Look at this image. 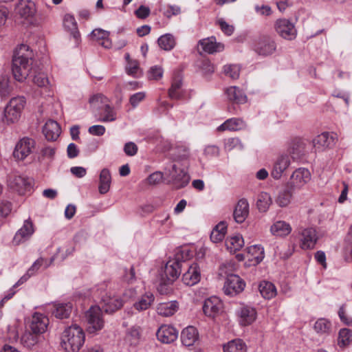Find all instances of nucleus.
<instances>
[{
    "label": "nucleus",
    "instance_id": "14",
    "mask_svg": "<svg viewBox=\"0 0 352 352\" xmlns=\"http://www.w3.org/2000/svg\"><path fill=\"white\" fill-rule=\"evenodd\" d=\"M157 340L162 343L170 344L178 337V331L171 325L163 324L156 333Z\"/></svg>",
    "mask_w": 352,
    "mask_h": 352
},
{
    "label": "nucleus",
    "instance_id": "34",
    "mask_svg": "<svg viewBox=\"0 0 352 352\" xmlns=\"http://www.w3.org/2000/svg\"><path fill=\"white\" fill-rule=\"evenodd\" d=\"M178 309V303L176 301L161 302L157 306V313L164 317L173 316Z\"/></svg>",
    "mask_w": 352,
    "mask_h": 352
},
{
    "label": "nucleus",
    "instance_id": "16",
    "mask_svg": "<svg viewBox=\"0 0 352 352\" xmlns=\"http://www.w3.org/2000/svg\"><path fill=\"white\" fill-rule=\"evenodd\" d=\"M34 230L32 222L30 220H25L23 226L15 234L13 239V243L14 245H19L28 240L34 233Z\"/></svg>",
    "mask_w": 352,
    "mask_h": 352
},
{
    "label": "nucleus",
    "instance_id": "28",
    "mask_svg": "<svg viewBox=\"0 0 352 352\" xmlns=\"http://www.w3.org/2000/svg\"><path fill=\"white\" fill-rule=\"evenodd\" d=\"M198 331L194 327L189 326L185 328L181 333V340L186 346H192L198 340Z\"/></svg>",
    "mask_w": 352,
    "mask_h": 352
},
{
    "label": "nucleus",
    "instance_id": "2",
    "mask_svg": "<svg viewBox=\"0 0 352 352\" xmlns=\"http://www.w3.org/2000/svg\"><path fill=\"white\" fill-rule=\"evenodd\" d=\"M83 330L77 324L72 325L63 333L61 346L66 352H78L85 342Z\"/></svg>",
    "mask_w": 352,
    "mask_h": 352
},
{
    "label": "nucleus",
    "instance_id": "5",
    "mask_svg": "<svg viewBox=\"0 0 352 352\" xmlns=\"http://www.w3.org/2000/svg\"><path fill=\"white\" fill-rule=\"evenodd\" d=\"M183 252H178L174 259L169 260L165 265L162 278L164 284L173 283L179 276L182 264L180 259L183 258Z\"/></svg>",
    "mask_w": 352,
    "mask_h": 352
},
{
    "label": "nucleus",
    "instance_id": "11",
    "mask_svg": "<svg viewBox=\"0 0 352 352\" xmlns=\"http://www.w3.org/2000/svg\"><path fill=\"white\" fill-rule=\"evenodd\" d=\"M336 134L324 132L317 135L312 140L313 147L316 151H323L332 147L336 143Z\"/></svg>",
    "mask_w": 352,
    "mask_h": 352
},
{
    "label": "nucleus",
    "instance_id": "38",
    "mask_svg": "<svg viewBox=\"0 0 352 352\" xmlns=\"http://www.w3.org/2000/svg\"><path fill=\"white\" fill-rule=\"evenodd\" d=\"M72 311V305L70 302L58 303L54 305L52 314L57 318H67Z\"/></svg>",
    "mask_w": 352,
    "mask_h": 352
},
{
    "label": "nucleus",
    "instance_id": "61",
    "mask_svg": "<svg viewBox=\"0 0 352 352\" xmlns=\"http://www.w3.org/2000/svg\"><path fill=\"white\" fill-rule=\"evenodd\" d=\"M242 147L240 140L238 138H229L225 143V148L228 151H231L235 148L241 149Z\"/></svg>",
    "mask_w": 352,
    "mask_h": 352
},
{
    "label": "nucleus",
    "instance_id": "41",
    "mask_svg": "<svg viewBox=\"0 0 352 352\" xmlns=\"http://www.w3.org/2000/svg\"><path fill=\"white\" fill-rule=\"evenodd\" d=\"M272 204L271 195L266 192H261L258 195L256 201V206L258 210L261 212H265L268 210Z\"/></svg>",
    "mask_w": 352,
    "mask_h": 352
},
{
    "label": "nucleus",
    "instance_id": "26",
    "mask_svg": "<svg viewBox=\"0 0 352 352\" xmlns=\"http://www.w3.org/2000/svg\"><path fill=\"white\" fill-rule=\"evenodd\" d=\"M199 44L203 50L208 54L219 52L223 50L224 45L221 43H217L215 37L211 36L199 41Z\"/></svg>",
    "mask_w": 352,
    "mask_h": 352
},
{
    "label": "nucleus",
    "instance_id": "48",
    "mask_svg": "<svg viewBox=\"0 0 352 352\" xmlns=\"http://www.w3.org/2000/svg\"><path fill=\"white\" fill-rule=\"evenodd\" d=\"M331 328V324L324 318L318 319L314 324V329L317 333L327 334L329 333Z\"/></svg>",
    "mask_w": 352,
    "mask_h": 352
},
{
    "label": "nucleus",
    "instance_id": "9",
    "mask_svg": "<svg viewBox=\"0 0 352 352\" xmlns=\"http://www.w3.org/2000/svg\"><path fill=\"white\" fill-rule=\"evenodd\" d=\"M291 164L290 157L287 154H281L274 160L270 172L271 176L276 180L280 179Z\"/></svg>",
    "mask_w": 352,
    "mask_h": 352
},
{
    "label": "nucleus",
    "instance_id": "50",
    "mask_svg": "<svg viewBox=\"0 0 352 352\" xmlns=\"http://www.w3.org/2000/svg\"><path fill=\"white\" fill-rule=\"evenodd\" d=\"M182 82L179 78L174 79L170 88L169 89L168 94L170 98L173 99H179L182 96Z\"/></svg>",
    "mask_w": 352,
    "mask_h": 352
},
{
    "label": "nucleus",
    "instance_id": "23",
    "mask_svg": "<svg viewBox=\"0 0 352 352\" xmlns=\"http://www.w3.org/2000/svg\"><path fill=\"white\" fill-rule=\"evenodd\" d=\"M249 214V203L245 199H240L236 204L233 217L234 221L238 223L245 221Z\"/></svg>",
    "mask_w": 352,
    "mask_h": 352
},
{
    "label": "nucleus",
    "instance_id": "19",
    "mask_svg": "<svg viewBox=\"0 0 352 352\" xmlns=\"http://www.w3.org/2000/svg\"><path fill=\"white\" fill-rule=\"evenodd\" d=\"M222 309V303L217 297H211L204 301L203 311L208 317L214 318L219 314Z\"/></svg>",
    "mask_w": 352,
    "mask_h": 352
},
{
    "label": "nucleus",
    "instance_id": "10",
    "mask_svg": "<svg viewBox=\"0 0 352 352\" xmlns=\"http://www.w3.org/2000/svg\"><path fill=\"white\" fill-rule=\"evenodd\" d=\"M275 28L277 33L285 39L292 40L295 38L297 34L294 23L286 19L277 20Z\"/></svg>",
    "mask_w": 352,
    "mask_h": 352
},
{
    "label": "nucleus",
    "instance_id": "49",
    "mask_svg": "<svg viewBox=\"0 0 352 352\" xmlns=\"http://www.w3.org/2000/svg\"><path fill=\"white\" fill-rule=\"evenodd\" d=\"M352 341V331L349 329H342L339 331L338 344L344 347L350 344Z\"/></svg>",
    "mask_w": 352,
    "mask_h": 352
},
{
    "label": "nucleus",
    "instance_id": "22",
    "mask_svg": "<svg viewBox=\"0 0 352 352\" xmlns=\"http://www.w3.org/2000/svg\"><path fill=\"white\" fill-rule=\"evenodd\" d=\"M275 50V42L268 36H263L261 38L255 47V51L258 54L263 56H267L272 54Z\"/></svg>",
    "mask_w": 352,
    "mask_h": 352
},
{
    "label": "nucleus",
    "instance_id": "27",
    "mask_svg": "<svg viewBox=\"0 0 352 352\" xmlns=\"http://www.w3.org/2000/svg\"><path fill=\"white\" fill-rule=\"evenodd\" d=\"M294 191L287 184L284 188L278 191L275 197V203L280 208L287 207L291 202Z\"/></svg>",
    "mask_w": 352,
    "mask_h": 352
},
{
    "label": "nucleus",
    "instance_id": "21",
    "mask_svg": "<svg viewBox=\"0 0 352 352\" xmlns=\"http://www.w3.org/2000/svg\"><path fill=\"white\" fill-rule=\"evenodd\" d=\"M201 278L200 270L197 263L188 267V270L182 276L183 283L188 286H193L199 282Z\"/></svg>",
    "mask_w": 352,
    "mask_h": 352
},
{
    "label": "nucleus",
    "instance_id": "6",
    "mask_svg": "<svg viewBox=\"0 0 352 352\" xmlns=\"http://www.w3.org/2000/svg\"><path fill=\"white\" fill-rule=\"evenodd\" d=\"M87 322V331L92 333L102 329L104 320L102 318L101 309L99 306H93L85 314Z\"/></svg>",
    "mask_w": 352,
    "mask_h": 352
},
{
    "label": "nucleus",
    "instance_id": "45",
    "mask_svg": "<svg viewBox=\"0 0 352 352\" xmlns=\"http://www.w3.org/2000/svg\"><path fill=\"white\" fill-rule=\"evenodd\" d=\"M157 43L160 48L166 51L172 50L175 45V38L170 34L161 36L158 38Z\"/></svg>",
    "mask_w": 352,
    "mask_h": 352
},
{
    "label": "nucleus",
    "instance_id": "59",
    "mask_svg": "<svg viewBox=\"0 0 352 352\" xmlns=\"http://www.w3.org/2000/svg\"><path fill=\"white\" fill-rule=\"evenodd\" d=\"M342 254L346 261H352V241H344Z\"/></svg>",
    "mask_w": 352,
    "mask_h": 352
},
{
    "label": "nucleus",
    "instance_id": "44",
    "mask_svg": "<svg viewBox=\"0 0 352 352\" xmlns=\"http://www.w3.org/2000/svg\"><path fill=\"white\" fill-rule=\"evenodd\" d=\"M98 120L100 122H112L116 120L115 113L113 108L109 104H104L103 109L99 110Z\"/></svg>",
    "mask_w": 352,
    "mask_h": 352
},
{
    "label": "nucleus",
    "instance_id": "33",
    "mask_svg": "<svg viewBox=\"0 0 352 352\" xmlns=\"http://www.w3.org/2000/svg\"><path fill=\"white\" fill-rule=\"evenodd\" d=\"M154 300V295L151 292H147L138 299L133 304V307L139 311H144L151 306Z\"/></svg>",
    "mask_w": 352,
    "mask_h": 352
},
{
    "label": "nucleus",
    "instance_id": "60",
    "mask_svg": "<svg viewBox=\"0 0 352 352\" xmlns=\"http://www.w3.org/2000/svg\"><path fill=\"white\" fill-rule=\"evenodd\" d=\"M12 210V204L10 201H3L0 203V218L7 217Z\"/></svg>",
    "mask_w": 352,
    "mask_h": 352
},
{
    "label": "nucleus",
    "instance_id": "43",
    "mask_svg": "<svg viewBox=\"0 0 352 352\" xmlns=\"http://www.w3.org/2000/svg\"><path fill=\"white\" fill-rule=\"evenodd\" d=\"M226 229L227 226L224 222L221 221L219 223L210 234L211 241L214 243L221 241L225 237Z\"/></svg>",
    "mask_w": 352,
    "mask_h": 352
},
{
    "label": "nucleus",
    "instance_id": "3",
    "mask_svg": "<svg viewBox=\"0 0 352 352\" xmlns=\"http://www.w3.org/2000/svg\"><path fill=\"white\" fill-rule=\"evenodd\" d=\"M227 267V264H223L219 267V275L226 276L223 290L227 296H234L244 289L245 284L238 275L228 274Z\"/></svg>",
    "mask_w": 352,
    "mask_h": 352
},
{
    "label": "nucleus",
    "instance_id": "4",
    "mask_svg": "<svg viewBox=\"0 0 352 352\" xmlns=\"http://www.w3.org/2000/svg\"><path fill=\"white\" fill-rule=\"evenodd\" d=\"M25 100L23 97L12 98L4 109L3 121L8 124L17 122L24 108Z\"/></svg>",
    "mask_w": 352,
    "mask_h": 352
},
{
    "label": "nucleus",
    "instance_id": "57",
    "mask_svg": "<svg viewBox=\"0 0 352 352\" xmlns=\"http://www.w3.org/2000/svg\"><path fill=\"white\" fill-rule=\"evenodd\" d=\"M11 91L9 86L8 78L6 76L0 77V94L2 97L7 96Z\"/></svg>",
    "mask_w": 352,
    "mask_h": 352
},
{
    "label": "nucleus",
    "instance_id": "46",
    "mask_svg": "<svg viewBox=\"0 0 352 352\" xmlns=\"http://www.w3.org/2000/svg\"><path fill=\"white\" fill-rule=\"evenodd\" d=\"M248 254L250 255L251 259L259 263L264 258V248L260 245H254L248 248Z\"/></svg>",
    "mask_w": 352,
    "mask_h": 352
},
{
    "label": "nucleus",
    "instance_id": "42",
    "mask_svg": "<svg viewBox=\"0 0 352 352\" xmlns=\"http://www.w3.org/2000/svg\"><path fill=\"white\" fill-rule=\"evenodd\" d=\"M258 289L262 296L266 299H271L276 295V287L270 282L262 281Z\"/></svg>",
    "mask_w": 352,
    "mask_h": 352
},
{
    "label": "nucleus",
    "instance_id": "40",
    "mask_svg": "<svg viewBox=\"0 0 352 352\" xmlns=\"http://www.w3.org/2000/svg\"><path fill=\"white\" fill-rule=\"evenodd\" d=\"M224 352H246L247 346L241 339H234L223 345Z\"/></svg>",
    "mask_w": 352,
    "mask_h": 352
},
{
    "label": "nucleus",
    "instance_id": "7",
    "mask_svg": "<svg viewBox=\"0 0 352 352\" xmlns=\"http://www.w3.org/2000/svg\"><path fill=\"white\" fill-rule=\"evenodd\" d=\"M15 11L16 14L23 19L26 24L32 23V19L36 14V6L30 0H20L16 6Z\"/></svg>",
    "mask_w": 352,
    "mask_h": 352
},
{
    "label": "nucleus",
    "instance_id": "8",
    "mask_svg": "<svg viewBox=\"0 0 352 352\" xmlns=\"http://www.w3.org/2000/svg\"><path fill=\"white\" fill-rule=\"evenodd\" d=\"M310 179L309 170L305 168H299L293 172L287 184L290 188L296 190L302 188Z\"/></svg>",
    "mask_w": 352,
    "mask_h": 352
},
{
    "label": "nucleus",
    "instance_id": "36",
    "mask_svg": "<svg viewBox=\"0 0 352 352\" xmlns=\"http://www.w3.org/2000/svg\"><path fill=\"white\" fill-rule=\"evenodd\" d=\"M64 28L69 32L73 38L78 41L80 38V33L78 30L77 23L75 18L71 14H65L63 19Z\"/></svg>",
    "mask_w": 352,
    "mask_h": 352
},
{
    "label": "nucleus",
    "instance_id": "56",
    "mask_svg": "<svg viewBox=\"0 0 352 352\" xmlns=\"http://www.w3.org/2000/svg\"><path fill=\"white\" fill-rule=\"evenodd\" d=\"M122 279L124 282L127 284H131L135 280V273L133 266L129 269L125 268L124 270V274L122 275Z\"/></svg>",
    "mask_w": 352,
    "mask_h": 352
},
{
    "label": "nucleus",
    "instance_id": "12",
    "mask_svg": "<svg viewBox=\"0 0 352 352\" xmlns=\"http://www.w3.org/2000/svg\"><path fill=\"white\" fill-rule=\"evenodd\" d=\"M122 305L123 301L118 296L105 294L101 298L100 309L106 313H113L121 308Z\"/></svg>",
    "mask_w": 352,
    "mask_h": 352
},
{
    "label": "nucleus",
    "instance_id": "15",
    "mask_svg": "<svg viewBox=\"0 0 352 352\" xmlns=\"http://www.w3.org/2000/svg\"><path fill=\"white\" fill-rule=\"evenodd\" d=\"M8 186L19 194H23L30 189L31 180L21 175H13L9 177Z\"/></svg>",
    "mask_w": 352,
    "mask_h": 352
},
{
    "label": "nucleus",
    "instance_id": "63",
    "mask_svg": "<svg viewBox=\"0 0 352 352\" xmlns=\"http://www.w3.org/2000/svg\"><path fill=\"white\" fill-rule=\"evenodd\" d=\"M138 149L137 145L132 142L126 143L124 146V151L129 156L135 155L138 152Z\"/></svg>",
    "mask_w": 352,
    "mask_h": 352
},
{
    "label": "nucleus",
    "instance_id": "37",
    "mask_svg": "<svg viewBox=\"0 0 352 352\" xmlns=\"http://www.w3.org/2000/svg\"><path fill=\"white\" fill-rule=\"evenodd\" d=\"M111 183V176L107 168H103L99 177L98 190L100 194L107 193L109 189Z\"/></svg>",
    "mask_w": 352,
    "mask_h": 352
},
{
    "label": "nucleus",
    "instance_id": "20",
    "mask_svg": "<svg viewBox=\"0 0 352 352\" xmlns=\"http://www.w3.org/2000/svg\"><path fill=\"white\" fill-rule=\"evenodd\" d=\"M318 239L316 230L314 228H309L304 229L301 232V248L304 250L314 248Z\"/></svg>",
    "mask_w": 352,
    "mask_h": 352
},
{
    "label": "nucleus",
    "instance_id": "64",
    "mask_svg": "<svg viewBox=\"0 0 352 352\" xmlns=\"http://www.w3.org/2000/svg\"><path fill=\"white\" fill-rule=\"evenodd\" d=\"M145 98L144 92H138L130 97V104L133 107H135L138 105V104L142 101Z\"/></svg>",
    "mask_w": 352,
    "mask_h": 352
},
{
    "label": "nucleus",
    "instance_id": "53",
    "mask_svg": "<svg viewBox=\"0 0 352 352\" xmlns=\"http://www.w3.org/2000/svg\"><path fill=\"white\" fill-rule=\"evenodd\" d=\"M240 71L241 69L238 65L230 64L223 67L224 74L234 80L239 77Z\"/></svg>",
    "mask_w": 352,
    "mask_h": 352
},
{
    "label": "nucleus",
    "instance_id": "51",
    "mask_svg": "<svg viewBox=\"0 0 352 352\" xmlns=\"http://www.w3.org/2000/svg\"><path fill=\"white\" fill-rule=\"evenodd\" d=\"M91 107L96 110L103 109L104 104H108L107 98L102 94H97L89 99Z\"/></svg>",
    "mask_w": 352,
    "mask_h": 352
},
{
    "label": "nucleus",
    "instance_id": "31",
    "mask_svg": "<svg viewBox=\"0 0 352 352\" xmlns=\"http://www.w3.org/2000/svg\"><path fill=\"white\" fill-rule=\"evenodd\" d=\"M291 232V226L285 221H277L270 228L272 234L276 236H285Z\"/></svg>",
    "mask_w": 352,
    "mask_h": 352
},
{
    "label": "nucleus",
    "instance_id": "55",
    "mask_svg": "<svg viewBox=\"0 0 352 352\" xmlns=\"http://www.w3.org/2000/svg\"><path fill=\"white\" fill-rule=\"evenodd\" d=\"M189 157V150L186 146L182 145L178 146L176 148V153H175V160H183L188 159Z\"/></svg>",
    "mask_w": 352,
    "mask_h": 352
},
{
    "label": "nucleus",
    "instance_id": "32",
    "mask_svg": "<svg viewBox=\"0 0 352 352\" xmlns=\"http://www.w3.org/2000/svg\"><path fill=\"white\" fill-rule=\"evenodd\" d=\"M245 126L246 124L242 119L234 118L227 120L217 129L219 131H224L226 130L238 131L244 129Z\"/></svg>",
    "mask_w": 352,
    "mask_h": 352
},
{
    "label": "nucleus",
    "instance_id": "13",
    "mask_svg": "<svg viewBox=\"0 0 352 352\" xmlns=\"http://www.w3.org/2000/svg\"><path fill=\"white\" fill-rule=\"evenodd\" d=\"M34 146V141L32 139L23 138L15 146L13 152L14 157L19 160H24L32 152Z\"/></svg>",
    "mask_w": 352,
    "mask_h": 352
},
{
    "label": "nucleus",
    "instance_id": "30",
    "mask_svg": "<svg viewBox=\"0 0 352 352\" xmlns=\"http://www.w3.org/2000/svg\"><path fill=\"white\" fill-rule=\"evenodd\" d=\"M289 157L293 160H298L306 153V143L302 140H295L288 149Z\"/></svg>",
    "mask_w": 352,
    "mask_h": 352
},
{
    "label": "nucleus",
    "instance_id": "58",
    "mask_svg": "<svg viewBox=\"0 0 352 352\" xmlns=\"http://www.w3.org/2000/svg\"><path fill=\"white\" fill-rule=\"evenodd\" d=\"M33 82L38 87H44L49 84V80L45 74L38 73L34 75Z\"/></svg>",
    "mask_w": 352,
    "mask_h": 352
},
{
    "label": "nucleus",
    "instance_id": "25",
    "mask_svg": "<svg viewBox=\"0 0 352 352\" xmlns=\"http://www.w3.org/2000/svg\"><path fill=\"white\" fill-rule=\"evenodd\" d=\"M43 133L47 140L54 141L60 134V127L57 122L50 120L45 124Z\"/></svg>",
    "mask_w": 352,
    "mask_h": 352
},
{
    "label": "nucleus",
    "instance_id": "17",
    "mask_svg": "<svg viewBox=\"0 0 352 352\" xmlns=\"http://www.w3.org/2000/svg\"><path fill=\"white\" fill-rule=\"evenodd\" d=\"M169 175L174 187L177 189L185 187L190 181V177L187 173L184 170H180L178 173L177 168L175 164L173 165Z\"/></svg>",
    "mask_w": 352,
    "mask_h": 352
},
{
    "label": "nucleus",
    "instance_id": "29",
    "mask_svg": "<svg viewBox=\"0 0 352 352\" xmlns=\"http://www.w3.org/2000/svg\"><path fill=\"white\" fill-rule=\"evenodd\" d=\"M239 322L241 325L247 326L252 324L256 318V310L248 306L241 308L239 311Z\"/></svg>",
    "mask_w": 352,
    "mask_h": 352
},
{
    "label": "nucleus",
    "instance_id": "18",
    "mask_svg": "<svg viewBox=\"0 0 352 352\" xmlns=\"http://www.w3.org/2000/svg\"><path fill=\"white\" fill-rule=\"evenodd\" d=\"M49 319L42 314L35 313L32 316L30 329L34 334L43 333L48 326Z\"/></svg>",
    "mask_w": 352,
    "mask_h": 352
},
{
    "label": "nucleus",
    "instance_id": "52",
    "mask_svg": "<svg viewBox=\"0 0 352 352\" xmlns=\"http://www.w3.org/2000/svg\"><path fill=\"white\" fill-rule=\"evenodd\" d=\"M126 72L129 75L134 77H139L142 74L139 63L136 60H129V63H126Z\"/></svg>",
    "mask_w": 352,
    "mask_h": 352
},
{
    "label": "nucleus",
    "instance_id": "35",
    "mask_svg": "<svg viewBox=\"0 0 352 352\" xmlns=\"http://www.w3.org/2000/svg\"><path fill=\"white\" fill-rule=\"evenodd\" d=\"M226 94L228 99L236 104H244L247 102V96L239 87L233 86L227 89Z\"/></svg>",
    "mask_w": 352,
    "mask_h": 352
},
{
    "label": "nucleus",
    "instance_id": "54",
    "mask_svg": "<svg viewBox=\"0 0 352 352\" xmlns=\"http://www.w3.org/2000/svg\"><path fill=\"white\" fill-rule=\"evenodd\" d=\"M140 336V329L138 327H131L127 332L126 340L131 344H136L139 340Z\"/></svg>",
    "mask_w": 352,
    "mask_h": 352
},
{
    "label": "nucleus",
    "instance_id": "62",
    "mask_svg": "<svg viewBox=\"0 0 352 352\" xmlns=\"http://www.w3.org/2000/svg\"><path fill=\"white\" fill-rule=\"evenodd\" d=\"M163 69L158 66L152 67L149 70V78L151 79L158 80L162 77Z\"/></svg>",
    "mask_w": 352,
    "mask_h": 352
},
{
    "label": "nucleus",
    "instance_id": "1",
    "mask_svg": "<svg viewBox=\"0 0 352 352\" xmlns=\"http://www.w3.org/2000/svg\"><path fill=\"white\" fill-rule=\"evenodd\" d=\"M34 53L29 46L20 45L14 51L12 57V72L14 79L23 82L32 70Z\"/></svg>",
    "mask_w": 352,
    "mask_h": 352
},
{
    "label": "nucleus",
    "instance_id": "47",
    "mask_svg": "<svg viewBox=\"0 0 352 352\" xmlns=\"http://www.w3.org/2000/svg\"><path fill=\"white\" fill-rule=\"evenodd\" d=\"M38 334H34L32 331H25L21 338V343L28 349L32 348L38 341Z\"/></svg>",
    "mask_w": 352,
    "mask_h": 352
},
{
    "label": "nucleus",
    "instance_id": "39",
    "mask_svg": "<svg viewBox=\"0 0 352 352\" xmlns=\"http://www.w3.org/2000/svg\"><path fill=\"white\" fill-rule=\"evenodd\" d=\"M226 245L230 252H236L244 246L243 238L240 234L228 237L226 240Z\"/></svg>",
    "mask_w": 352,
    "mask_h": 352
},
{
    "label": "nucleus",
    "instance_id": "24",
    "mask_svg": "<svg viewBox=\"0 0 352 352\" xmlns=\"http://www.w3.org/2000/svg\"><path fill=\"white\" fill-rule=\"evenodd\" d=\"M109 32L102 30L101 28L94 29L90 34V38L104 48L111 47L112 43L109 39Z\"/></svg>",
    "mask_w": 352,
    "mask_h": 352
}]
</instances>
